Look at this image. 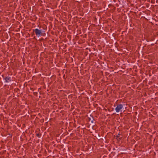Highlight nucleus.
Returning <instances> with one entry per match:
<instances>
[{
  "mask_svg": "<svg viewBox=\"0 0 158 158\" xmlns=\"http://www.w3.org/2000/svg\"><path fill=\"white\" fill-rule=\"evenodd\" d=\"M37 135H38V136H39V134H37Z\"/></svg>",
  "mask_w": 158,
  "mask_h": 158,
  "instance_id": "39448f33",
  "label": "nucleus"
},
{
  "mask_svg": "<svg viewBox=\"0 0 158 158\" xmlns=\"http://www.w3.org/2000/svg\"><path fill=\"white\" fill-rule=\"evenodd\" d=\"M33 31L35 32L36 36L39 37L42 35V33L41 30H39L37 28L33 30Z\"/></svg>",
  "mask_w": 158,
  "mask_h": 158,
  "instance_id": "f257e3e1",
  "label": "nucleus"
},
{
  "mask_svg": "<svg viewBox=\"0 0 158 158\" xmlns=\"http://www.w3.org/2000/svg\"><path fill=\"white\" fill-rule=\"evenodd\" d=\"M119 135H120V134H118V135H117V137H119Z\"/></svg>",
  "mask_w": 158,
  "mask_h": 158,
  "instance_id": "20e7f679",
  "label": "nucleus"
},
{
  "mask_svg": "<svg viewBox=\"0 0 158 158\" xmlns=\"http://www.w3.org/2000/svg\"><path fill=\"white\" fill-rule=\"evenodd\" d=\"M5 81L6 82H9L11 81V78L9 77H6L5 79Z\"/></svg>",
  "mask_w": 158,
  "mask_h": 158,
  "instance_id": "7ed1b4c3",
  "label": "nucleus"
},
{
  "mask_svg": "<svg viewBox=\"0 0 158 158\" xmlns=\"http://www.w3.org/2000/svg\"><path fill=\"white\" fill-rule=\"evenodd\" d=\"M123 106L121 104H119L117 105L115 108V110L117 112H118L121 111V110L123 108Z\"/></svg>",
  "mask_w": 158,
  "mask_h": 158,
  "instance_id": "f03ea898",
  "label": "nucleus"
}]
</instances>
